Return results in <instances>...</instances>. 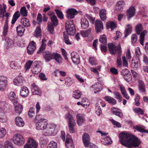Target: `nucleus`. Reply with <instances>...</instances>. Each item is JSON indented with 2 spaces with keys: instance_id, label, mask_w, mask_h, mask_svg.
<instances>
[{
  "instance_id": "nucleus-44",
  "label": "nucleus",
  "mask_w": 148,
  "mask_h": 148,
  "mask_svg": "<svg viewBox=\"0 0 148 148\" xmlns=\"http://www.w3.org/2000/svg\"><path fill=\"white\" fill-rule=\"evenodd\" d=\"M34 36L36 37H41V29L40 27H37L34 32Z\"/></svg>"
},
{
  "instance_id": "nucleus-49",
  "label": "nucleus",
  "mask_w": 148,
  "mask_h": 148,
  "mask_svg": "<svg viewBox=\"0 0 148 148\" xmlns=\"http://www.w3.org/2000/svg\"><path fill=\"white\" fill-rule=\"evenodd\" d=\"M20 12L22 16L25 17L27 16L28 12L25 7H23L21 8Z\"/></svg>"
},
{
  "instance_id": "nucleus-20",
  "label": "nucleus",
  "mask_w": 148,
  "mask_h": 148,
  "mask_svg": "<svg viewBox=\"0 0 148 148\" xmlns=\"http://www.w3.org/2000/svg\"><path fill=\"white\" fill-rule=\"evenodd\" d=\"M65 144L67 148H75L73 141L71 139V137L70 136H66Z\"/></svg>"
},
{
  "instance_id": "nucleus-46",
  "label": "nucleus",
  "mask_w": 148,
  "mask_h": 148,
  "mask_svg": "<svg viewBox=\"0 0 148 148\" xmlns=\"http://www.w3.org/2000/svg\"><path fill=\"white\" fill-rule=\"evenodd\" d=\"M113 93L115 98L117 99L119 102H120L122 99V96L121 94L119 92L117 91L114 92Z\"/></svg>"
},
{
  "instance_id": "nucleus-59",
  "label": "nucleus",
  "mask_w": 148,
  "mask_h": 148,
  "mask_svg": "<svg viewBox=\"0 0 148 148\" xmlns=\"http://www.w3.org/2000/svg\"><path fill=\"white\" fill-rule=\"evenodd\" d=\"M107 43L101 44L100 45V48L101 51L106 53L107 51Z\"/></svg>"
},
{
  "instance_id": "nucleus-6",
  "label": "nucleus",
  "mask_w": 148,
  "mask_h": 148,
  "mask_svg": "<svg viewBox=\"0 0 148 148\" xmlns=\"http://www.w3.org/2000/svg\"><path fill=\"white\" fill-rule=\"evenodd\" d=\"M65 28L66 32L70 35H74L76 32V29L73 20H70L66 23Z\"/></svg>"
},
{
  "instance_id": "nucleus-62",
  "label": "nucleus",
  "mask_w": 148,
  "mask_h": 148,
  "mask_svg": "<svg viewBox=\"0 0 148 148\" xmlns=\"http://www.w3.org/2000/svg\"><path fill=\"white\" fill-rule=\"evenodd\" d=\"M104 140L105 141L104 143V144L106 145H109L110 144L112 143V141L110 137L107 136L106 137L104 138Z\"/></svg>"
},
{
  "instance_id": "nucleus-38",
  "label": "nucleus",
  "mask_w": 148,
  "mask_h": 148,
  "mask_svg": "<svg viewBox=\"0 0 148 148\" xmlns=\"http://www.w3.org/2000/svg\"><path fill=\"white\" fill-rule=\"evenodd\" d=\"M20 16L19 12L18 11H16L14 13L12 20L11 23L12 24H14L15 23Z\"/></svg>"
},
{
  "instance_id": "nucleus-22",
  "label": "nucleus",
  "mask_w": 148,
  "mask_h": 148,
  "mask_svg": "<svg viewBox=\"0 0 148 148\" xmlns=\"http://www.w3.org/2000/svg\"><path fill=\"white\" fill-rule=\"evenodd\" d=\"M13 104L16 113L20 114L21 113L23 110V106L20 104H18L17 101L14 102Z\"/></svg>"
},
{
  "instance_id": "nucleus-29",
  "label": "nucleus",
  "mask_w": 148,
  "mask_h": 148,
  "mask_svg": "<svg viewBox=\"0 0 148 148\" xmlns=\"http://www.w3.org/2000/svg\"><path fill=\"white\" fill-rule=\"evenodd\" d=\"M111 111L114 114L118 116L120 118L123 117V114L120 110H118L116 108L113 107L112 108Z\"/></svg>"
},
{
  "instance_id": "nucleus-31",
  "label": "nucleus",
  "mask_w": 148,
  "mask_h": 148,
  "mask_svg": "<svg viewBox=\"0 0 148 148\" xmlns=\"http://www.w3.org/2000/svg\"><path fill=\"white\" fill-rule=\"evenodd\" d=\"M8 97L11 101L14 102L17 101V96L16 95L15 92H10L8 94Z\"/></svg>"
},
{
  "instance_id": "nucleus-14",
  "label": "nucleus",
  "mask_w": 148,
  "mask_h": 148,
  "mask_svg": "<svg viewBox=\"0 0 148 148\" xmlns=\"http://www.w3.org/2000/svg\"><path fill=\"white\" fill-rule=\"evenodd\" d=\"M71 58L73 62L78 64L80 62V57L78 54L76 52L73 51L71 54Z\"/></svg>"
},
{
  "instance_id": "nucleus-8",
  "label": "nucleus",
  "mask_w": 148,
  "mask_h": 148,
  "mask_svg": "<svg viewBox=\"0 0 148 148\" xmlns=\"http://www.w3.org/2000/svg\"><path fill=\"white\" fill-rule=\"evenodd\" d=\"M35 122L36 128L38 130L45 129L48 125L47 120L46 119H41Z\"/></svg>"
},
{
  "instance_id": "nucleus-25",
  "label": "nucleus",
  "mask_w": 148,
  "mask_h": 148,
  "mask_svg": "<svg viewBox=\"0 0 148 148\" xmlns=\"http://www.w3.org/2000/svg\"><path fill=\"white\" fill-rule=\"evenodd\" d=\"M29 91L28 88L26 87L22 86L21 89L20 95L23 97H26L28 95Z\"/></svg>"
},
{
  "instance_id": "nucleus-60",
  "label": "nucleus",
  "mask_w": 148,
  "mask_h": 148,
  "mask_svg": "<svg viewBox=\"0 0 148 148\" xmlns=\"http://www.w3.org/2000/svg\"><path fill=\"white\" fill-rule=\"evenodd\" d=\"M8 84L7 78L3 76H0V84Z\"/></svg>"
},
{
  "instance_id": "nucleus-26",
  "label": "nucleus",
  "mask_w": 148,
  "mask_h": 148,
  "mask_svg": "<svg viewBox=\"0 0 148 148\" xmlns=\"http://www.w3.org/2000/svg\"><path fill=\"white\" fill-rule=\"evenodd\" d=\"M46 40L45 39L43 38L42 40L41 41V45L40 46L38 50L37 51V53L39 54L43 52L45 50L46 48V44L45 42H46Z\"/></svg>"
},
{
  "instance_id": "nucleus-21",
  "label": "nucleus",
  "mask_w": 148,
  "mask_h": 148,
  "mask_svg": "<svg viewBox=\"0 0 148 148\" xmlns=\"http://www.w3.org/2000/svg\"><path fill=\"white\" fill-rule=\"evenodd\" d=\"M24 82L25 80L23 78L21 75L16 77L14 80V84L18 86L22 85Z\"/></svg>"
},
{
  "instance_id": "nucleus-50",
  "label": "nucleus",
  "mask_w": 148,
  "mask_h": 148,
  "mask_svg": "<svg viewBox=\"0 0 148 148\" xmlns=\"http://www.w3.org/2000/svg\"><path fill=\"white\" fill-rule=\"evenodd\" d=\"M134 112L136 114H137L138 115L140 114H143L144 113V111L139 108H136L133 109Z\"/></svg>"
},
{
  "instance_id": "nucleus-33",
  "label": "nucleus",
  "mask_w": 148,
  "mask_h": 148,
  "mask_svg": "<svg viewBox=\"0 0 148 148\" xmlns=\"http://www.w3.org/2000/svg\"><path fill=\"white\" fill-rule=\"evenodd\" d=\"M53 59H54L58 63H60L62 58L61 56L56 52L53 53Z\"/></svg>"
},
{
  "instance_id": "nucleus-45",
  "label": "nucleus",
  "mask_w": 148,
  "mask_h": 148,
  "mask_svg": "<svg viewBox=\"0 0 148 148\" xmlns=\"http://www.w3.org/2000/svg\"><path fill=\"white\" fill-rule=\"evenodd\" d=\"M75 122L68 124L69 131L71 133H73L75 132Z\"/></svg>"
},
{
  "instance_id": "nucleus-52",
  "label": "nucleus",
  "mask_w": 148,
  "mask_h": 148,
  "mask_svg": "<svg viewBox=\"0 0 148 148\" xmlns=\"http://www.w3.org/2000/svg\"><path fill=\"white\" fill-rule=\"evenodd\" d=\"M33 61L31 60H28L25 63V68L26 71L28 70L32 64H33Z\"/></svg>"
},
{
  "instance_id": "nucleus-5",
  "label": "nucleus",
  "mask_w": 148,
  "mask_h": 148,
  "mask_svg": "<svg viewBox=\"0 0 148 148\" xmlns=\"http://www.w3.org/2000/svg\"><path fill=\"white\" fill-rule=\"evenodd\" d=\"M50 18L52 23L50 22L48 23V30L50 34H53L54 32L53 25L54 26H57L58 24V22L56 15H53L52 17H50Z\"/></svg>"
},
{
  "instance_id": "nucleus-13",
  "label": "nucleus",
  "mask_w": 148,
  "mask_h": 148,
  "mask_svg": "<svg viewBox=\"0 0 148 148\" xmlns=\"http://www.w3.org/2000/svg\"><path fill=\"white\" fill-rule=\"evenodd\" d=\"M31 89L33 95H41V90L34 83L31 85Z\"/></svg>"
},
{
  "instance_id": "nucleus-55",
  "label": "nucleus",
  "mask_w": 148,
  "mask_h": 148,
  "mask_svg": "<svg viewBox=\"0 0 148 148\" xmlns=\"http://www.w3.org/2000/svg\"><path fill=\"white\" fill-rule=\"evenodd\" d=\"M99 40L102 44L107 43V38L106 36L103 34L100 36Z\"/></svg>"
},
{
  "instance_id": "nucleus-36",
  "label": "nucleus",
  "mask_w": 148,
  "mask_h": 148,
  "mask_svg": "<svg viewBox=\"0 0 148 148\" xmlns=\"http://www.w3.org/2000/svg\"><path fill=\"white\" fill-rule=\"evenodd\" d=\"M133 129H135L141 133H146L148 134V130L143 128L141 126L136 125L133 126Z\"/></svg>"
},
{
  "instance_id": "nucleus-30",
  "label": "nucleus",
  "mask_w": 148,
  "mask_h": 148,
  "mask_svg": "<svg viewBox=\"0 0 148 148\" xmlns=\"http://www.w3.org/2000/svg\"><path fill=\"white\" fill-rule=\"evenodd\" d=\"M16 30L18 35L20 36H21L24 33L25 28L23 25H19L16 27Z\"/></svg>"
},
{
  "instance_id": "nucleus-48",
  "label": "nucleus",
  "mask_w": 148,
  "mask_h": 148,
  "mask_svg": "<svg viewBox=\"0 0 148 148\" xmlns=\"http://www.w3.org/2000/svg\"><path fill=\"white\" fill-rule=\"evenodd\" d=\"M81 97L80 92L78 90L74 91L73 94V97L75 99H78Z\"/></svg>"
},
{
  "instance_id": "nucleus-1",
  "label": "nucleus",
  "mask_w": 148,
  "mask_h": 148,
  "mask_svg": "<svg viewBox=\"0 0 148 148\" xmlns=\"http://www.w3.org/2000/svg\"><path fill=\"white\" fill-rule=\"evenodd\" d=\"M120 143L128 148L138 147L141 143L137 137L132 134L122 132L119 136Z\"/></svg>"
},
{
  "instance_id": "nucleus-41",
  "label": "nucleus",
  "mask_w": 148,
  "mask_h": 148,
  "mask_svg": "<svg viewBox=\"0 0 148 148\" xmlns=\"http://www.w3.org/2000/svg\"><path fill=\"white\" fill-rule=\"evenodd\" d=\"M127 28L124 32V37H126L128 35L131 33L132 27L130 26V24H128L126 25Z\"/></svg>"
},
{
  "instance_id": "nucleus-10",
  "label": "nucleus",
  "mask_w": 148,
  "mask_h": 148,
  "mask_svg": "<svg viewBox=\"0 0 148 148\" xmlns=\"http://www.w3.org/2000/svg\"><path fill=\"white\" fill-rule=\"evenodd\" d=\"M6 36H4L3 34L2 37V39L3 40H5V46L7 49L13 47L14 42L13 40L8 37H5Z\"/></svg>"
},
{
  "instance_id": "nucleus-35",
  "label": "nucleus",
  "mask_w": 148,
  "mask_h": 148,
  "mask_svg": "<svg viewBox=\"0 0 148 148\" xmlns=\"http://www.w3.org/2000/svg\"><path fill=\"white\" fill-rule=\"evenodd\" d=\"M76 118L78 125L80 126L83 123V116L82 114H77Z\"/></svg>"
},
{
  "instance_id": "nucleus-3",
  "label": "nucleus",
  "mask_w": 148,
  "mask_h": 148,
  "mask_svg": "<svg viewBox=\"0 0 148 148\" xmlns=\"http://www.w3.org/2000/svg\"><path fill=\"white\" fill-rule=\"evenodd\" d=\"M143 29L142 25L141 23L137 24L135 27V30L137 34L138 35L140 34V44L143 46L144 45L143 42L145 34L147 32V31L146 30H144L141 33V32Z\"/></svg>"
},
{
  "instance_id": "nucleus-61",
  "label": "nucleus",
  "mask_w": 148,
  "mask_h": 148,
  "mask_svg": "<svg viewBox=\"0 0 148 148\" xmlns=\"http://www.w3.org/2000/svg\"><path fill=\"white\" fill-rule=\"evenodd\" d=\"M89 62L92 65H96L97 64L96 60L95 57H90Z\"/></svg>"
},
{
  "instance_id": "nucleus-11",
  "label": "nucleus",
  "mask_w": 148,
  "mask_h": 148,
  "mask_svg": "<svg viewBox=\"0 0 148 148\" xmlns=\"http://www.w3.org/2000/svg\"><path fill=\"white\" fill-rule=\"evenodd\" d=\"M41 67L38 62L35 61L33 64V67L31 68V71L33 74H37L41 69Z\"/></svg>"
},
{
  "instance_id": "nucleus-12",
  "label": "nucleus",
  "mask_w": 148,
  "mask_h": 148,
  "mask_svg": "<svg viewBox=\"0 0 148 148\" xmlns=\"http://www.w3.org/2000/svg\"><path fill=\"white\" fill-rule=\"evenodd\" d=\"M77 12V11L74 8H71L68 9L66 12V17L69 19L73 18Z\"/></svg>"
},
{
  "instance_id": "nucleus-27",
  "label": "nucleus",
  "mask_w": 148,
  "mask_h": 148,
  "mask_svg": "<svg viewBox=\"0 0 148 148\" xmlns=\"http://www.w3.org/2000/svg\"><path fill=\"white\" fill-rule=\"evenodd\" d=\"M103 99L105 101L112 105H115L117 103L116 100L111 97L105 96Z\"/></svg>"
},
{
  "instance_id": "nucleus-53",
  "label": "nucleus",
  "mask_w": 148,
  "mask_h": 148,
  "mask_svg": "<svg viewBox=\"0 0 148 148\" xmlns=\"http://www.w3.org/2000/svg\"><path fill=\"white\" fill-rule=\"evenodd\" d=\"M57 145L56 143L54 141H51L48 145L47 148H57Z\"/></svg>"
},
{
  "instance_id": "nucleus-9",
  "label": "nucleus",
  "mask_w": 148,
  "mask_h": 148,
  "mask_svg": "<svg viewBox=\"0 0 148 148\" xmlns=\"http://www.w3.org/2000/svg\"><path fill=\"white\" fill-rule=\"evenodd\" d=\"M38 144L32 138H28L27 144L24 146V148H36Z\"/></svg>"
},
{
  "instance_id": "nucleus-32",
  "label": "nucleus",
  "mask_w": 148,
  "mask_h": 148,
  "mask_svg": "<svg viewBox=\"0 0 148 148\" xmlns=\"http://www.w3.org/2000/svg\"><path fill=\"white\" fill-rule=\"evenodd\" d=\"M68 124L75 122V120L72 114L70 113H67L65 117Z\"/></svg>"
},
{
  "instance_id": "nucleus-63",
  "label": "nucleus",
  "mask_w": 148,
  "mask_h": 148,
  "mask_svg": "<svg viewBox=\"0 0 148 148\" xmlns=\"http://www.w3.org/2000/svg\"><path fill=\"white\" fill-rule=\"evenodd\" d=\"M137 39V36L136 34H133L131 37L132 44L134 45L135 43H136Z\"/></svg>"
},
{
  "instance_id": "nucleus-23",
  "label": "nucleus",
  "mask_w": 148,
  "mask_h": 148,
  "mask_svg": "<svg viewBox=\"0 0 148 148\" xmlns=\"http://www.w3.org/2000/svg\"><path fill=\"white\" fill-rule=\"evenodd\" d=\"M44 58L48 62L53 59V53H51L48 51H46L43 53Z\"/></svg>"
},
{
  "instance_id": "nucleus-57",
  "label": "nucleus",
  "mask_w": 148,
  "mask_h": 148,
  "mask_svg": "<svg viewBox=\"0 0 148 148\" xmlns=\"http://www.w3.org/2000/svg\"><path fill=\"white\" fill-rule=\"evenodd\" d=\"M55 11L58 17L61 19L64 18L62 12L59 10L56 9Z\"/></svg>"
},
{
  "instance_id": "nucleus-2",
  "label": "nucleus",
  "mask_w": 148,
  "mask_h": 148,
  "mask_svg": "<svg viewBox=\"0 0 148 148\" xmlns=\"http://www.w3.org/2000/svg\"><path fill=\"white\" fill-rule=\"evenodd\" d=\"M108 47L110 53L112 55H115L116 53L118 56L116 59L117 66L121 67L122 66V61L121 56L122 53V50L120 44L116 46L113 43H109Z\"/></svg>"
},
{
  "instance_id": "nucleus-24",
  "label": "nucleus",
  "mask_w": 148,
  "mask_h": 148,
  "mask_svg": "<svg viewBox=\"0 0 148 148\" xmlns=\"http://www.w3.org/2000/svg\"><path fill=\"white\" fill-rule=\"evenodd\" d=\"M125 5L123 1L121 0L118 1L116 4V10L119 12H121L123 11Z\"/></svg>"
},
{
  "instance_id": "nucleus-15",
  "label": "nucleus",
  "mask_w": 148,
  "mask_h": 148,
  "mask_svg": "<svg viewBox=\"0 0 148 148\" xmlns=\"http://www.w3.org/2000/svg\"><path fill=\"white\" fill-rule=\"evenodd\" d=\"M36 49L35 42L32 41L30 42L27 47V53L29 54H31L34 53Z\"/></svg>"
},
{
  "instance_id": "nucleus-19",
  "label": "nucleus",
  "mask_w": 148,
  "mask_h": 148,
  "mask_svg": "<svg viewBox=\"0 0 148 148\" xmlns=\"http://www.w3.org/2000/svg\"><path fill=\"white\" fill-rule=\"evenodd\" d=\"M90 140L89 135L87 133L84 134V145L85 147H88L91 145H94L90 143Z\"/></svg>"
},
{
  "instance_id": "nucleus-42",
  "label": "nucleus",
  "mask_w": 148,
  "mask_h": 148,
  "mask_svg": "<svg viewBox=\"0 0 148 148\" xmlns=\"http://www.w3.org/2000/svg\"><path fill=\"white\" fill-rule=\"evenodd\" d=\"M56 124L53 123H50L47 125V130L49 132H52L53 131L56 127Z\"/></svg>"
},
{
  "instance_id": "nucleus-40",
  "label": "nucleus",
  "mask_w": 148,
  "mask_h": 148,
  "mask_svg": "<svg viewBox=\"0 0 148 148\" xmlns=\"http://www.w3.org/2000/svg\"><path fill=\"white\" fill-rule=\"evenodd\" d=\"M21 23L24 26L28 27L30 25L29 21V20L26 18H22L21 20Z\"/></svg>"
},
{
  "instance_id": "nucleus-28",
  "label": "nucleus",
  "mask_w": 148,
  "mask_h": 148,
  "mask_svg": "<svg viewBox=\"0 0 148 148\" xmlns=\"http://www.w3.org/2000/svg\"><path fill=\"white\" fill-rule=\"evenodd\" d=\"M15 122L16 125L18 127H22L24 125V122L23 119L20 117L16 118Z\"/></svg>"
},
{
  "instance_id": "nucleus-34",
  "label": "nucleus",
  "mask_w": 148,
  "mask_h": 148,
  "mask_svg": "<svg viewBox=\"0 0 148 148\" xmlns=\"http://www.w3.org/2000/svg\"><path fill=\"white\" fill-rule=\"evenodd\" d=\"M138 88L140 91L141 93L145 92V86L144 82L142 81H139L138 84Z\"/></svg>"
},
{
  "instance_id": "nucleus-56",
  "label": "nucleus",
  "mask_w": 148,
  "mask_h": 148,
  "mask_svg": "<svg viewBox=\"0 0 148 148\" xmlns=\"http://www.w3.org/2000/svg\"><path fill=\"white\" fill-rule=\"evenodd\" d=\"M35 108H31L28 112V115L30 117H32L35 115Z\"/></svg>"
},
{
  "instance_id": "nucleus-37",
  "label": "nucleus",
  "mask_w": 148,
  "mask_h": 148,
  "mask_svg": "<svg viewBox=\"0 0 148 148\" xmlns=\"http://www.w3.org/2000/svg\"><path fill=\"white\" fill-rule=\"evenodd\" d=\"M106 12V10L104 9H102L100 11L99 16L101 20L103 21H105L107 18Z\"/></svg>"
},
{
  "instance_id": "nucleus-47",
  "label": "nucleus",
  "mask_w": 148,
  "mask_h": 148,
  "mask_svg": "<svg viewBox=\"0 0 148 148\" xmlns=\"http://www.w3.org/2000/svg\"><path fill=\"white\" fill-rule=\"evenodd\" d=\"M92 88H94L95 90L96 91H94V93H96L97 92H100L102 90L101 87V84L99 83H98V85L97 84H95L92 85Z\"/></svg>"
},
{
  "instance_id": "nucleus-16",
  "label": "nucleus",
  "mask_w": 148,
  "mask_h": 148,
  "mask_svg": "<svg viewBox=\"0 0 148 148\" xmlns=\"http://www.w3.org/2000/svg\"><path fill=\"white\" fill-rule=\"evenodd\" d=\"M95 28L97 32H101L103 29V23L100 20L97 19L95 23Z\"/></svg>"
},
{
  "instance_id": "nucleus-4",
  "label": "nucleus",
  "mask_w": 148,
  "mask_h": 148,
  "mask_svg": "<svg viewBox=\"0 0 148 148\" xmlns=\"http://www.w3.org/2000/svg\"><path fill=\"white\" fill-rule=\"evenodd\" d=\"M12 106L9 103L5 101H0V113L3 116L4 112L9 113L12 110Z\"/></svg>"
},
{
  "instance_id": "nucleus-54",
  "label": "nucleus",
  "mask_w": 148,
  "mask_h": 148,
  "mask_svg": "<svg viewBox=\"0 0 148 148\" xmlns=\"http://www.w3.org/2000/svg\"><path fill=\"white\" fill-rule=\"evenodd\" d=\"M91 29L89 28L87 30H84V37H92L91 36Z\"/></svg>"
},
{
  "instance_id": "nucleus-39",
  "label": "nucleus",
  "mask_w": 148,
  "mask_h": 148,
  "mask_svg": "<svg viewBox=\"0 0 148 148\" xmlns=\"http://www.w3.org/2000/svg\"><path fill=\"white\" fill-rule=\"evenodd\" d=\"M7 8L6 5L4 4L3 5H0V18L1 17L4 16V14L5 12V10Z\"/></svg>"
},
{
  "instance_id": "nucleus-64",
  "label": "nucleus",
  "mask_w": 148,
  "mask_h": 148,
  "mask_svg": "<svg viewBox=\"0 0 148 148\" xmlns=\"http://www.w3.org/2000/svg\"><path fill=\"white\" fill-rule=\"evenodd\" d=\"M95 112L97 114L98 116H99L102 113V111L99 106H96Z\"/></svg>"
},
{
  "instance_id": "nucleus-58",
  "label": "nucleus",
  "mask_w": 148,
  "mask_h": 148,
  "mask_svg": "<svg viewBox=\"0 0 148 148\" xmlns=\"http://www.w3.org/2000/svg\"><path fill=\"white\" fill-rule=\"evenodd\" d=\"M6 134V131L4 128H2L0 129V138L3 137Z\"/></svg>"
},
{
  "instance_id": "nucleus-18",
  "label": "nucleus",
  "mask_w": 148,
  "mask_h": 148,
  "mask_svg": "<svg viewBox=\"0 0 148 148\" xmlns=\"http://www.w3.org/2000/svg\"><path fill=\"white\" fill-rule=\"evenodd\" d=\"M131 66L133 68H137L140 66V60L138 57H134L131 61Z\"/></svg>"
},
{
  "instance_id": "nucleus-17",
  "label": "nucleus",
  "mask_w": 148,
  "mask_h": 148,
  "mask_svg": "<svg viewBox=\"0 0 148 148\" xmlns=\"http://www.w3.org/2000/svg\"><path fill=\"white\" fill-rule=\"evenodd\" d=\"M135 8L133 6H130L127 10L126 15L128 20L134 16L135 14Z\"/></svg>"
},
{
  "instance_id": "nucleus-43",
  "label": "nucleus",
  "mask_w": 148,
  "mask_h": 148,
  "mask_svg": "<svg viewBox=\"0 0 148 148\" xmlns=\"http://www.w3.org/2000/svg\"><path fill=\"white\" fill-rule=\"evenodd\" d=\"M107 27L111 28L112 30H113L116 27V23L113 21L108 22L106 23Z\"/></svg>"
},
{
  "instance_id": "nucleus-7",
  "label": "nucleus",
  "mask_w": 148,
  "mask_h": 148,
  "mask_svg": "<svg viewBox=\"0 0 148 148\" xmlns=\"http://www.w3.org/2000/svg\"><path fill=\"white\" fill-rule=\"evenodd\" d=\"M14 143L17 145H22L25 144V140L23 137L18 134L14 135L13 138Z\"/></svg>"
},
{
  "instance_id": "nucleus-51",
  "label": "nucleus",
  "mask_w": 148,
  "mask_h": 148,
  "mask_svg": "<svg viewBox=\"0 0 148 148\" xmlns=\"http://www.w3.org/2000/svg\"><path fill=\"white\" fill-rule=\"evenodd\" d=\"M8 20H5V24L4 26V28L3 32V34L4 36H6L8 32Z\"/></svg>"
}]
</instances>
